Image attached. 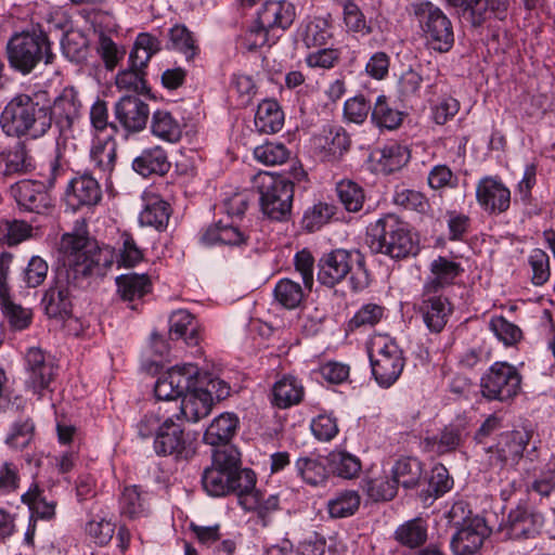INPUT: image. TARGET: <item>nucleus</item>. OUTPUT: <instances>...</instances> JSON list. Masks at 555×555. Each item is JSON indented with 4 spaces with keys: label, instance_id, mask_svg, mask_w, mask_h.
<instances>
[{
    "label": "nucleus",
    "instance_id": "45",
    "mask_svg": "<svg viewBox=\"0 0 555 555\" xmlns=\"http://www.w3.org/2000/svg\"><path fill=\"white\" fill-rule=\"evenodd\" d=\"M423 470V463L418 459L404 456L395 463L391 473L398 486L414 489L420 485Z\"/></svg>",
    "mask_w": 555,
    "mask_h": 555
},
{
    "label": "nucleus",
    "instance_id": "12",
    "mask_svg": "<svg viewBox=\"0 0 555 555\" xmlns=\"http://www.w3.org/2000/svg\"><path fill=\"white\" fill-rule=\"evenodd\" d=\"M154 451L159 456H172L175 460H189L195 452L194 441L172 417H167L156 431Z\"/></svg>",
    "mask_w": 555,
    "mask_h": 555
},
{
    "label": "nucleus",
    "instance_id": "52",
    "mask_svg": "<svg viewBox=\"0 0 555 555\" xmlns=\"http://www.w3.org/2000/svg\"><path fill=\"white\" fill-rule=\"evenodd\" d=\"M335 191L339 203L348 212H358L363 208L365 191L358 182L344 179L336 183Z\"/></svg>",
    "mask_w": 555,
    "mask_h": 555
},
{
    "label": "nucleus",
    "instance_id": "14",
    "mask_svg": "<svg viewBox=\"0 0 555 555\" xmlns=\"http://www.w3.org/2000/svg\"><path fill=\"white\" fill-rule=\"evenodd\" d=\"M75 237H83L88 241V245H92L94 250L89 254L93 256L96 250H108L113 258L112 262L103 269L101 273H94L93 275H104L106 271L115 263L118 269H132L144 260V250L139 246L133 235L124 231L120 233L118 241L116 242L115 248L109 246L99 247L94 241H92L83 229H76L69 233Z\"/></svg>",
    "mask_w": 555,
    "mask_h": 555
},
{
    "label": "nucleus",
    "instance_id": "62",
    "mask_svg": "<svg viewBox=\"0 0 555 555\" xmlns=\"http://www.w3.org/2000/svg\"><path fill=\"white\" fill-rule=\"evenodd\" d=\"M145 69L132 66L129 63V67L119 72L116 76V86L119 89L132 90L139 94L146 93L149 91L147 82L145 80Z\"/></svg>",
    "mask_w": 555,
    "mask_h": 555
},
{
    "label": "nucleus",
    "instance_id": "42",
    "mask_svg": "<svg viewBox=\"0 0 555 555\" xmlns=\"http://www.w3.org/2000/svg\"><path fill=\"white\" fill-rule=\"evenodd\" d=\"M171 212L172 209L168 202L158 195H151L146 198L144 209L141 211L139 220L143 225L164 231L168 225Z\"/></svg>",
    "mask_w": 555,
    "mask_h": 555
},
{
    "label": "nucleus",
    "instance_id": "49",
    "mask_svg": "<svg viewBox=\"0 0 555 555\" xmlns=\"http://www.w3.org/2000/svg\"><path fill=\"white\" fill-rule=\"evenodd\" d=\"M295 467L301 479L310 486L318 487L324 485L328 478L330 469L327 463L320 457L302 456L299 457Z\"/></svg>",
    "mask_w": 555,
    "mask_h": 555
},
{
    "label": "nucleus",
    "instance_id": "23",
    "mask_svg": "<svg viewBox=\"0 0 555 555\" xmlns=\"http://www.w3.org/2000/svg\"><path fill=\"white\" fill-rule=\"evenodd\" d=\"M418 311L429 332L438 334L443 331L453 313V305L441 293L428 294L423 289Z\"/></svg>",
    "mask_w": 555,
    "mask_h": 555
},
{
    "label": "nucleus",
    "instance_id": "60",
    "mask_svg": "<svg viewBox=\"0 0 555 555\" xmlns=\"http://www.w3.org/2000/svg\"><path fill=\"white\" fill-rule=\"evenodd\" d=\"M194 380V386L201 389L202 392L209 396L211 404H214L215 400H223L230 395L231 388L229 384L209 373L202 374L198 371Z\"/></svg>",
    "mask_w": 555,
    "mask_h": 555
},
{
    "label": "nucleus",
    "instance_id": "26",
    "mask_svg": "<svg viewBox=\"0 0 555 555\" xmlns=\"http://www.w3.org/2000/svg\"><path fill=\"white\" fill-rule=\"evenodd\" d=\"M65 195L67 205L77 210L95 206L102 198V190L98 180L86 172L69 180Z\"/></svg>",
    "mask_w": 555,
    "mask_h": 555
},
{
    "label": "nucleus",
    "instance_id": "41",
    "mask_svg": "<svg viewBox=\"0 0 555 555\" xmlns=\"http://www.w3.org/2000/svg\"><path fill=\"white\" fill-rule=\"evenodd\" d=\"M211 408L212 404L209 396L193 385L182 397L180 413L186 421L195 423L206 417L210 413Z\"/></svg>",
    "mask_w": 555,
    "mask_h": 555
},
{
    "label": "nucleus",
    "instance_id": "61",
    "mask_svg": "<svg viewBox=\"0 0 555 555\" xmlns=\"http://www.w3.org/2000/svg\"><path fill=\"white\" fill-rule=\"evenodd\" d=\"M255 158L266 166L284 164L291 151L281 142H266L254 150Z\"/></svg>",
    "mask_w": 555,
    "mask_h": 555
},
{
    "label": "nucleus",
    "instance_id": "48",
    "mask_svg": "<svg viewBox=\"0 0 555 555\" xmlns=\"http://www.w3.org/2000/svg\"><path fill=\"white\" fill-rule=\"evenodd\" d=\"M361 496L356 490H341L327 501L326 509L331 518H347L357 513Z\"/></svg>",
    "mask_w": 555,
    "mask_h": 555
},
{
    "label": "nucleus",
    "instance_id": "10",
    "mask_svg": "<svg viewBox=\"0 0 555 555\" xmlns=\"http://www.w3.org/2000/svg\"><path fill=\"white\" fill-rule=\"evenodd\" d=\"M377 349L370 352L372 374L382 388L392 386L405 365L403 350L393 339L385 338L376 344Z\"/></svg>",
    "mask_w": 555,
    "mask_h": 555
},
{
    "label": "nucleus",
    "instance_id": "28",
    "mask_svg": "<svg viewBox=\"0 0 555 555\" xmlns=\"http://www.w3.org/2000/svg\"><path fill=\"white\" fill-rule=\"evenodd\" d=\"M544 524L542 513L525 505L512 509L507 517V534L513 540L534 538Z\"/></svg>",
    "mask_w": 555,
    "mask_h": 555
},
{
    "label": "nucleus",
    "instance_id": "56",
    "mask_svg": "<svg viewBox=\"0 0 555 555\" xmlns=\"http://www.w3.org/2000/svg\"><path fill=\"white\" fill-rule=\"evenodd\" d=\"M343 7V20L348 31L361 34L372 33V26L360 7L353 0H336Z\"/></svg>",
    "mask_w": 555,
    "mask_h": 555
},
{
    "label": "nucleus",
    "instance_id": "9",
    "mask_svg": "<svg viewBox=\"0 0 555 555\" xmlns=\"http://www.w3.org/2000/svg\"><path fill=\"white\" fill-rule=\"evenodd\" d=\"M521 374L506 361H496L480 377V393L488 401L507 403L521 390Z\"/></svg>",
    "mask_w": 555,
    "mask_h": 555
},
{
    "label": "nucleus",
    "instance_id": "3",
    "mask_svg": "<svg viewBox=\"0 0 555 555\" xmlns=\"http://www.w3.org/2000/svg\"><path fill=\"white\" fill-rule=\"evenodd\" d=\"M46 91L18 92L0 112V129L7 138L39 140L50 131Z\"/></svg>",
    "mask_w": 555,
    "mask_h": 555
},
{
    "label": "nucleus",
    "instance_id": "58",
    "mask_svg": "<svg viewBox=\"0 0 555 555\" xmlns=\"http://www.w3.org/2000/svg\"><path fill=\"white\" fill-rule=\"evenodd\" d=\"M410 157L408 147L398 143H391L382 150V156L378 163L382 170L390 175L404 167L409 163Z\"/></svg>",
    "mask_w": 555,
    "mask_h": 555
},
{
    "label": "nucleus",
    "instance_id": "20",
    "mask_svg": "<svg viewBox=\"0 0 555 555\" xmlns=\"http://www.w3.org/2000/svg\"><path fill=\"white\" fill-rule=\"evenodd\" d=\"M50 190L38 180H22L12 186L20 209L37 215H48L52 210Z\"/></svg>",
    "mask_w": 555,
    "mask_h": 555
},
{
    "label": "nucleus",
    "instance_id": "36",
    "mask_svg": "<svg viewBox=\"0 0 555 555\" xmlns=\"http://www.w3.org/2000/svg\"><path fill=\"white\" fill-rule=\"evenodd\" d=\"M21 500L28 506L30 517L37 520L51 521L56 516L57 501L52 495H48L37 482L30 485Z\"/></svg>",
    "mask_w": 555,
    "mask_h": 555
},
{
    "label": "nucleus",
    "instance_id": "2",
    "mask_svg": "<svg viewBox=\"0 0 555 555\" xmlns=\"http://www.w3.org/2000/svg\"><path fill=\"white\" fill-rule=\"evenodd\" d=\"M257 475L248 467H243L238 449L227 447L214 455L212 466L202 474V486L214 498L235 495L237 504L245 512L257 515L260 524L268 526L274 513L280 509L278 494H264L256 488Z\"/></svg>",
    "mask_w": 555,
    "mask_h": 555
},
{
    "label": "nucleus",
    "instance_id": "35",
    "mask_svg": "<svg viewBox=\"0 0 555 555\" xmlns=\"http://www.w3.org/2000/svg\"><path fill=\"white\" fill-rule=\"evenodd\" d=\"M133 170L140 176H165L171 168L168 154L159 145L144 149L132 162Z\"/></svg>",
    "mask_w": 555,
    "mask_h": 555
},
{
    "label": "nucleus",
    "instance_id": "54",
    "mask_svg": "<svg viewBox=\"0 0 555 555\" xmlns=\"http://www.w3.org/2000/svg\"><path fill=\"white\" fill-rule=\"evenodd\" d=\"M0 307L12 330L24 331L31 324L33 311L15 304L10 294L0 296Z\"/></svg>",
    "mask_w": 555,
    "mask_h": 555
},
{
    "label": "nucleus",
    "instance_id": "63",
    "mask_svg": "<svg viewBox=\"0 0 555 555\" xmlns=\"http://www.w3.org/2000/svg\"><path fill=\"white\" fill-rule=\"evenodd\" d=\"M116 525L104 517H95L85 526L88 538L99 546H105L112 541Z\"/></svg>",
    "mask_w": 555,
    "mask_h": 555
},
{
    "label": "nucleus",
    "instance_id": "32",
    "mask_svg": "<svg viewBox=\"0 0 555 555\" xmlns=\"http://www.w3.org/2000/svg\"><path fill=\"white\" fill-rule=\"evenodd\" d=\"M454 7L470 10L474 26H481L494 17L504 21L509 7L508 0H449Z\"/></svg>",
    "mask_w": 555,
    "mask_h": 555
},
{
    "label": "nucleus",
    "instance_id": "57",
    "mask_svg": "<svg viewBox=\"0 0 555 555\" xmlns=\"http://www.w3.org/2000/svg\"><path fill=\"white\" fill-rule=\"evenodd\" d=\"M171 48L181 52L186 61H193L199 53V47L193 34L184 26L177 24L169 29Z\"/></svg>",
    "mask_w": 555,
    "mask_h": 555
},
{
    "label": "nucleus",
    "instance_id": "25",
    "mask_svg": "<svg viewBox=\"0 0 555 555\" xmlns=\"http://www.w3.org/2000/svg\"><path fill=\"white\" fill-rule=\"evenodd\" d=\"M36 169L35 158L24 140L0 150V175L5 178L28 175Z\"/></svg>",
    "mask_w": 555,
    "mask_h": 555
},
{
    "label": "nucleus",
    "instance_id": "24",
    "mask_svg": "<svg viewBox=\"0 0 555 555\" xmlns=\"http://www.w3.org/2000/svg\"><path fill=\"white\" fill-rule=\"evenodd\" d=\"M117 295L131 310H139L145 296L152 293L153 283L146 273H127L115 279Z\"/></svg>",
    "mask_w": 555,
    "mask_h": 555
},
{
    "label": "nucleus",
    "instance_id": "44",
    "mask_svg": "<svg viewBox=\"0 0 555 555\" xmlns=\"http://www.w3.org/2000/svg\"><path fill=\"white\" fill-rule=\"evenodd\" d=\"M118 503L120 514L130 519L146 516L149 513L147 493L139 486L125 487Z\"/></svg>",
    "mask_w": 555,
    "mask_h": 555
},
{
    "label": "nucleus",
    "instance_id": "51",
    "mask_svg": "<svg viewBox=\"0 0 555 555\" xmlns=\"http://www.w3.org/2000/svg\"><path fill=\"white\" fill-rule=\"evenodd\" d=\"M258 92V87L251 75L234 73L230 77L229 93L235 99L236 106L246 107Z\"/></svg>",
    "mask_w": 555,
    "mask_h": 555
},
{
    "label": "nucleus",
    "instance_id": "11",
    "mask_svg": "<svg viewBox=\"0 0 555 555\" xmlns=\"http://www.w3.org/2000/svg\"><path fill=\"white\" fill-rule=\"evenodd\" d=\"M462 503H455L449 512L450 522L457 528L451 540V548L455 555H473L482 545L486 537V526L480 519L463 518L461 525V515L464 514Z\"/></svg>",
    "mask_w": 555,
    "mask_h": 555
},
{
    "label": "nucleus",
    "instance_id": "15",
    "mask_svg": "<svg viewBox=\"0 0 555 555\" xmlns=\"http://www.w3.org/2000/svg\"><path fill=\"white\" fill-rule=\"evenodd\" d=\"M26 385L34 393L41 396L49 389L57 374L54 359L39 347H30L25 353Z\"/></svg>",
    "mask_w": 555,
    "mask_h": 555
},
{
    "label": "nucleus",
    "instance_id": "55",
    "mask_svg": "<svg viewBox=\"0 0 555 555\" xmlns=\"http://www.w3.org/2000/svg\"><path fill=\"white\" fill-rule=\"evenodd\" d=\"M275 301L283 308L292 310L299 307L305 294L301 285L291 279H281L274 286Z\"/></svg>",
    "mask_w": 555,
    "mask_h": 555
},
{
    "label": "nucleus",
    "instance_id": "64",
    "mask_svg": "<svg viewBox=\"0 0 555 555\" xmlns=\"http://www.w3.org/2000/svg\"><path fill=\"white\" fill-rule=\"evenodd\" d=\"M453 485L454 480L447 467L438 463L431 468L428 479V496L434 499L441 498L453 488Z\"/></svg>",
    "mask_w": 555,
    "mask_h": 555
},
{
    "label": "nucleus",
    "instance_id": "18",
    "mask_svg": "<svg viewBox=\"0 0 555 555\" xmlns=\"http://www.w3.org/2000/svg\"><path fill=\"white\" fill-rule=\"evenodd\" d=\"M312 143L315 152L323 162L338 163L351 147V138L347 130L339 125H328L313 135Z\"/></svg>",
    "mask_w": 555,
    "mask_h": 555
},
{
    "label": "nucleus",
    "instance_id": "34",
    "mask_svg": "<svg viewBox=\"0 0 555 555\" xmlns=\"http://www.w3.org/2000/svg\"><path fill=\"white\" fill-rule=\"evenodd\" d=\"M467 436L466 427L461 423H451L434 436L424 439L426 450L443 455L454 452L465 441Z\"/></svg>",
    "mask_w": 555,
    "mask_h": 555
},
{
    "label": "nucleus",
    "instance_id": "5",
    "mask_svg": "<svg viewBox=\"0 0 555 555\" xmlns=\"http://www.w3.org/2000/svg\"><path fill=\"white\" fill-rule=\"evenodd\" d=\"M7 56L10 67L24 76L41 63L48 66L56 59L48 33L40 25L14 33L7 43Z\"/></svg>",
    "mask_w": 555,
    "mask_h": 555
},
{
    "label": "nucleus",
    "instance_id": "50",
    "mask_svg": "<svg viewBox=\"0 0 555 555\" xmlns=\"http://www.w3.org/2000/svg\"><path fill=\"white\" fill-rule=\"evenodd\" d=\"M162 49L157 37L149 33H140L133 43L129 55V63L132 66L145 69L152 56Z\"/></svg>",
    "mask_w": 555,
    "mask_h": 555
},
{
    "label": "nucleus",
    "instance_id": "38",
    "mask_svg": "<svg viewBox=\"0 0 555 555\" xmlns=\"http://www.w3.org/2000/svg\"><path fill=\"white\" fill-rule=\"evenodd\" d=\"M65 139H56L53 154L40 167V182L48 189H54L60 180L65 179L69 170V163L65 157Z\"/></svg>",
    "mask_w": 555,
    "mask_h": 555
},
{
    "label": "nucleus",
    "instance_id": "8",
    "mask_svg": "<svg viewBox=\"0 0 555 555\" xmlns=\"http://www.w3.org/2000/svg\"><path fill=\"white\" fill-rule=\"evenodd\" d=\"M410 13L418 24L421 37L428 49L446 53L454 44L453 26L444 12L430 1L413 2Z\"/></svg>",
    "mask_w": 555,
    "mask_h": 555
},
{
    "label": "nucleus",
    "instance_id": "47",
    "mask_svg": "<svg viewBox=\"0 0 555 555\" xmlns=\"http://www.w3.org/2000/svg\"><path fill=\"white\" fill-rule=\"evenodd\" d=\"M151 131L164 141L176 143L182 137V125L170 112L157 109L152 115Z\"/></svg>",
    "mask_w": 555,
    "mask_h": 555
},
{
    "label": "nucleus",
    "instance_id": "46",
    "mask_svg": "<svg viewBox=\"0 0 555 555\" xmlns=\"http://www.w3.org/2000/svg\"><path fill=\"white\" fill-rule=\"evenodd\" d=\"M304 386L293 376H283L273 386V402L280 409L298 404L304 398Z\"/></svg>",
    "mask_w": 555,
    "mask_h": 555
},
{
    "label": "nucleus",
    "instance_id": "17",
    "mask_svg": "<svg viewBox=\"0 0 555 555\" xmlns=\"http://www.w3.org/2000/svg\"><path fill=\"white\" fill-rule=\"evenodd\" d=\"M531 434L526 430H512L500 436L498 443L489 448V463L492 466L514 467L524 456Z\"/></svg>",
    "mask_w": 555,
    "mask_h": 555
},
{
    "label": "nucleus",
    "instance_id": "53",
    "mask_svg": "<svg viewBox=\"0 0 555 555\" xmlns=\"http://www.w3.org/2000/svg\"><path fill=\"white\" fill-rule=\"evenodd\" d=\"M36 426L31 418L16 420L10 426L4 443L14 451L29 447L35 437Z\"/></svg>",
    "mask_w": 555,
    "mask_h": 555
},
{
    "label": "nucleus",
    "instance_id": "37",
    "mask_svg": "<svg viewBox=\"0 0 555 555\" xmlns=\"http://www.w3.org/2000/svg\"><path fill=\"white\" fill-rule=\"evenodd\" d=\"M90 158L103 177H111L117 163V142L113 133L98 135L93 140Z\"/></svg>",
    "mask_w": 555,
    "mask_h": 555
},
{
    "label": "nucleus",
    "instance_id": "40",
    "mask_svg": "<svg viewBox=\"0 0 555 555\" xmlns=\"http://www.w3.org/2000/svg\"><path fill=\"white\" fill-rule=\"evenodd\" d=\"M404 116L402 111L390 104L386 95L380 94L373 104L371 121L380 130H396L402 125Z\"/></svg>",
    "mask_w": 555,
    "mask_h": 555
},
{
    "label": "nucleus",
    "instance_id": "39",
    "mask_svg": "<svg viewBox=\"0 0 555 555\" xmlns=\"http://www.w3.org/2000/svg\"><path fill=\"white\" fill-rule=\"evenodd\" d=\"M254 124L260 133L279 132L284 126V112L279 102L273 99L262 100L257 106Z\"/></svg>",
    "mask_w": 555,
    "mask_h": 555
},
{
    "label": "nucleus",
    "instance_id": "16",
    "mask_svg": "<svg viewBox=\"0 0 555 555\" xmlns=\"http://www.w3.org/2000/svg\"><path fill=\"white\" fill-rule=\"evenodd\" d=\"M198 366L192 363L176 365L162 374L154 386V393L157 400L172 401L184 396L195 380Z\"/></svg>",
    "mask_w": 555,
    "mask_h": 555
},
{
    "label": "nucleus",
    "instance_id": "19",
    "mask_svg": "<svg viewBox=\"0 0 555 555\" xmlns=\"http://www.w3.org/2000/svg\"><path fill=\"white\" fill-rule=\"evenodd\" d=\"M114 116L125 138L143 131L146 127L150 107L137 95H125L114 105Z\"/></svg>",
    "mask_w": 555,
    "mask_h": 555
},
{
    "label": "nucleus",
    "instance_id": "33",
    "mask_svg": "<svg viewBox=\"0 0 555 555\" xmlns=\"http://www.w3.org/2000/svg\"><path fill=\"white\" fill-rule=\"evenodd\" d=\"M169 337L171 340L182 339L186 346L196 347L203 339L197 320L188 310H177L169 318Z\"/></svg>",
    "mask_w": 555,
    "mask_h": 555
},
{
    "label": "nucleus",
    "instance_id": "1",
    "mask_svg": "<svg viewBox=\"0 0 555 555\" xmlns=\"http://www.w3.org/2000/svg\"><path fill=\"white\" fill-rule=\"evenodd\" d=\"M83 237L64 233L59 251L62 263L55 269L50 286L44 291L41 305L50 319L66 320L73 313V292L85 288L94 273H101L112 262L108 250H96Z\"/></svg>",
    "mask_w": 555,
    "mask_h": 555
},
{
    "label": "nucleus",
    "instance_id": "7",
    "mask_svg": "<svg viewBox=\"0 0 555 555\" xmlns=\"http://www.w3.org/2000/svg\"><path fill=\"white\" fill-rule=\"evenodd\" d=\"M253 188L259 194L262 214L272 221H288L292 216L294 181L284 175L259 171L253 178Z\"/></svg>",
    "mask_w": 555,
    "mask_h": 555
},
{
    "label": "nucleus",
    "instance_id": "27",
    "mask_svg": "<svg viewBox=\"0 0 555 555\" xmlns=\"http://www.w3.org/2000/svg\"><path fill=\"white\" fill-rule=\"evenodd\" d=\"M333 37V23L330 15L327 17L307 16L296 30L297 42L309 50L325 47Z\"/></svg>",
    "mask_w": 555,
    "mask_h": 555
},
{
    "label": "nucleus",
    "instance_id": "6",
    "mask_svg": "<svg viewBox=\"0 0 555 555\" xmlns=\"http://www.w3.org/2000/svg\"><path fill=\"white\" fill-rule=\"evenodd\" d=\"M346 279L352 292H361L370 284L365 258L358 249L336 248L325 253L318 261V282L333 288Z\"/></svg>",
    "mask_w": 555,
    "mask_h": 555
},
{
    "label": "nucleus",
    "instance_id": "21",
    "mask_svg": "<svg viewBox=\"0 0 555 555\" xmlns=\"http://www.w3.org/2000/svg\"><path fill=\"white\" fill-rule=\"evenodd\" d=\"M476 201L489 215H501L511 206V191L499 177L486 176L476 185Z\"/></svg>",
    "mask_w": 555,
    "mask_h": 555
},
{
    "label": "nucleus",
    "instance_id": "22",
    "mask_svg": "<svg viewBox=\"0 0 555 555\" xmlns=\"http://www.w3.org/2000/svg\"><path fill=\"white\" fill-rule=\"evenodd\" d=\"M428 525L423 518H414L400 525L395 531V540L402 546L411 550L417 548L412 555H446L441 544L429 543L424 546L428 538Z\"/></svg>",
    "mask_w": 555,
    "mask_h": 555
},
{
    "label": "nucleus",
    "instance_id": "4",
    "mask_svg": "<svg viewBox=\"0 0 555 555\" xmlns=\"http://www.w3.org/2000/svg\"><path fill=\"white\" fill-rule=\"evenodd\" d=\"M365 243L373 254H382L393 260L415 257L420 253L418 241L409 224L395 214H385L366 228Z\"/></svg>",
    "mask_w": 555,
    "mask_h": 555
},
{
    "label": "nucleus",
    "instance_id": "43",
    "mask_svg": "<svg viewBox=\"0 0 555 555\" xmlns=\"http://www.w3.org/2000/svg\"><path fill=\"white\" fill-rule=\"evenodd\" d=\"M326 463L333 475L348 480L358 478L362 469L360 459L344 450L330 452L326 456Z\"/></svg>",
    "mask_w": 555,
    "mask_h": 555
},
{
    "label": "nucleus",
    "instance_id": "31",
    "mask_svg": "<svg viewBox=\"0 0 555 555\" xmlns=\"http://www.w3.org/2000/svg\"><path fill=\"white\" fill-rule=\"evenodd\" d=\"M240 425V420L235 413L224 412L215 417L204 434V441L207 444L218 447L211 455V465L214 464V455L227 447L234 446L229 442L235 436ZM235 449H237L235 447Z\"/></svg>",
    "mask_w": 555,
    "mask_h": 555
},
{
    "label": "nucleus",
    "instance_id": "13",
    "mask_svg": "<svg viewBox=\"0 0 555 555\" xmlns=\"http://www.w3.org/2000/svg\"><path fill=\"white\" fill-rule=\"evenodd\" d=\"M46 106L50 113V129L55 124L59 129L60 139L70 132L82 115V103L78 91L74 87H66L51 103L46 95Z\"/></svg>",
    "mask_w": 555,
    "mask_h": 555
},
{
    "label": "nucleus",
    "instance_id": "30",
    "mask_svg": "<svg viewBox=\"0 0 555 555\" xmlns=\"http://www.w3.org/2000/svg\"><path fill=\"white\" fill-rule=\"evenodd\" d=\"M430 275L426 279L423 289L430 293H441L444 288L455 284V280L464 272L460 262L444 256H438L430 262Z\"/></svg>",
    "mask_w": 555,
    "mask_h": 555
},
{
    "label": "nucleus",
    "instance_id": "59",
    "mask_svg": "<svg viewBox=\"0 0 555 555\" xmlns=\"http://www.w3.org/2000/svg\"><path fill=\"white\" fill-rule=\"evenodd\" d=\"M385 308L376 304L363 305L348 322V331L366 330L375 326L384 317Z\"/></svg>",
    "mask_w": 555,
    "mask_h": 555
},
{
    "label": "nucleus",
    "instance_id": "29",
    "mask_svg": "<svg viewBox=\"0 0 555 555\" xmlns=\"http://www.w3.org/2000/svg\"><path fill=\"white\" fill-rule=\"evenodd\" d=\"M257 17L273 34L288 29L296 18L295 5L286 0H269L259 9Z\"/></svg>",
    "mask_w": 555,
    "mask_h": 555
}]
</instances>
